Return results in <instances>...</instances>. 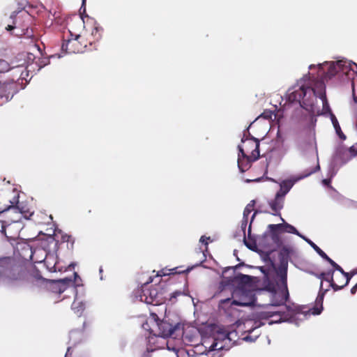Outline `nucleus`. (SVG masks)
I'll return each instance as SVG.
<instances>
[{
    "label": "nucleus",
    "mask_w": 357,
    "mask_h": 357,
    "mask_svg": "<svg viewBox=\"0 0 357 357\" xmlns=\"http://www.w3.org/2000/svg\"><path fill=\"white\" fill-rule=\"evenodd\" d=\"M280 313H281L280 311L268 310V311L261 312V317L263 318L266 319V318L272 317L276 314H280Z\"/></svg>",
    "instance_id": "31"
},
{
    "label": "nucleus",
    "mask_w": 357,
    "mask_h": 357,
    "mask_svg": "<svg viewBox=\"0 0 357 357\" xmlns=\"http://www.w3.org/2000/svg\"><path fill=\"white\" fill-rule=\"evenodd\" d=\"M281 220L284 222V223H282V232L294 234H296V235L301 237L303 239L305 238L303 235H301L294 226L289 225V223L285 222L284 219L282 217H281Z\"/></svg>",
    "instance_id": "24"
},
{
    "label": "nucleus",
    "mask_w": 357,
    "mask_h": 357,
    "mask_svg": "<svg viewBox=\"0 0 357 357\" xmlns=\"http://www.w3.org/2000/svg\"><path fill=\"white\" fill-rule=\"evenodd\" d=\"M340 73V71L337 68V66L336 62H333L330 64L328 70L326 72V77L331 78L335 76L336 74Z\"/></svg>",
    "instance_id": "27"
},
{
    "label": "nucleus",
    "mask_w": 357,
    "mask_h": 357,
    "mask_svg": "<svg viewBox=\"0 0 357 357\" xmlns=\"http://www.w3.org/2000/svg\"><path fill=\"white\" fill-rule=\"evenodd\" d=\"M72 309L78 317H80L85 309V303L79 301L76 296L72 304Z\"/></svg>",
    "instance_id": "23"
},
{
    "label": "nucleus",
    "mask_w": 357,
    "mask_h": 357,
    "mask_svg": "<svg viewBox=\"0 0 357 357\" xmlns=\"http://www.w3.org/2000/svg\"><path fill=\"white\" fill-rule=\"evenodd\" d=\"M72 283V280L68 278L52 282V289L53 292L61 294L64 292L69 284Z\"/></svg>",
    "instance_id": "17"
},
{
    "label": "nucleus",
    "mask_w": 357,
    "mask_h": 357,
    "mask_svg": "<svg viewBox=\"0 0 357 357\" xmlns=\"http://www.w3.org/2000/svg\"><path fill=\"white\" fill-rule=\"evenodd\" d=\"M70 38L65 40L61 45L62 50L67 53L78 54L84 52L86 50H91L92 48H87L88 38L83 35H75L70 33Z\"/></svg>",
    "instance_id": "8"
},
{
    "label": "nucleus",
    "mask_w": 357,
    "mask_h": 357,
    "mask_svg": "<svg viewBox=\"0 0 357 357\" xmlns=\"http://www.w3.org/2000/svg\"><path fill=\"white\" fill-rule=\"evenodd\" d=\"M352 86H353V99H354V101L355 102V103L357 104V96H356L355 93H354V83L352 84Z\"/></svg>",
    "instance_id": "41"
},
{
    "label": "nucleus",
    "mask_w": 357,
    "mask_h": 357,
    "mask_svg": "<svg viewBox=\"0 0 357 357\" xmlns=\"http://www.w3.org/2000/svg\"><path fill=\"white\" fill-rule=\"evenodd\" d=\"M153 279L151 277L150 280L142 286V289L137 296L142 302L153 305H159L166 301L167 291L160 284L155 285H148V283L152 282Z\"/></svg>",
    "instance_id": "2"
},
{
    "label": "nucleus",
    "mask_w": 357,
    "mask_h": 357,
    "mask_svg": "<svg viewBox=\"0 0 357 357\" xmlns=\"http://www.w3.org/2000/svg\"><path fill=\"white\" fill-rule=\"evenodd\" d=\"M312 92L314 96H317L316 91L305 86H300L297 89H294L288 96V100L290 102H298L300 106L307 111L310 114H315L314 105L313 100L310 98H307V93Z\"/></svg>",
    "instance_id": "4"
},
{
    "label": "nucleus",
    "mask_w": 357,
    "mask_h": 357,
    "mask_svg": "<svg viewBox=\"0 0 357 357\" xmlns=\"http://www.w3.org/2000/svg\"><path fill=\"white\" fill-rule=\"evenodd\" d=\"M357 291V283L351 289V294H355Z\"/></svg>",
    "instance_id": "42"
},
{
    "label": "nucleus",
    "mask_w": 357,
    "mask_h": 357,
    "mask_svg": "<svg viewBox=\"0 0 357 357\" xmlns=\"http://www.w3.org/2000/svg\"><path fill=\"white\" fill-rule=\"evenodd\" d=\"M32 50L36 51V52L38 54L37 61H36L35 62L36 64L39 67V68H41L45 66L46 65L49 64L50 59L48 57L44 56L43 51L38 44L32 45Z\"/></svg>",
    "instance_id": "18"
},
{
    "label": "nucleus",
    "mask_w": 357,
    "mask_h": 357,
    "mask_svg": "<svg viewBox=\"0 0 357 357\" xmlns=\"http://www.w3.org/2000/svg\"><path fill=\"white\" fill-rule=\"evenodd\" d=\"M284 199L280 195H275V198L268 201V205L272 210L271 214L275 216H280V211L283 208Z\"/></svg>",
    "instance_id": "16"
},
{
    "label": "nucleus",
    "mask_w": 357,
    "mask_h": 357,
    "mask_svg": "<svg viewBox=\"0 0 357 357\" xmlns=\"http://www.w3.org/2000/svg\"><path fill=\"white\" fill-rule=\"evenodd\" d=\"M336 64L340 73L347 74L350 70H355V69L352 68V64L351 63V61L340 60L336 61Z\"/></svg>",
    "instance_id": "22"
},
{
    "label": "nucleus",
    "mask_w": 357,
    "mask_h": 357,
    "mask_svg": "<svg viewBox=\"0 0 357 357\" xmlns=\"http://www.w3.org/2000/svg\"><path fill=\"white\" fill-rule=\"evenodd\" d=\"M268 250H269L270 251L273 250V249H272L271 247H268Z\"/></svg>",
    "instance_id": "50"
},
{
    "label": "nucleus",
    "mask_w": 357,
    "mask_h": 357,
    "mask_svg": "<svg viewBox=\"0 0 357 357\" xmlns=\"http://www.w3.org/2000/svg\"><path fill=\"white\" fill-rule=\"evenodd\" d=\"M319 169H320V166H319V163H318V164L317 165V166H316L315 167L312 168V169L309 172H307V173L304 176V177L311 175L312 174H313V173H314V172H317L318 170H319Z\"/></svg>",
    "instance_id": "36"
},
{
    "label": "nucleus",
    "mask_w": 357,
    "mask_h": 357,
    "mask_svg": "<svg viewBox=\"0 0 357 357\" xmlns=\"http://www.w3.org/2000/svg\"><path fill=\"white\" fill-rule=\"evenodd\" d=\"M320 86H321V91H320L318 96L319 97L320 99H321V100L323 102V113H319V111L318 112L315 111V114H317V115H320L321 114L329 113L331 115L332 112H331V109L328 105V102L327 101V98H326V93H325V86L323 84H320ZM316 96H317V95Z\"/></svg>",
    "instance_id": "19"
},
{
    "label": "nucleus",
    "mask_w": 357,
    "mask_h": 357,
    "mask_svg": "<svg viewBox=\"0 0 357 357\" xmlns=\"http://www.w3.org/2000/svg\"><path fill=\"white\" fill-rule=\"evenodd\" d=\"M331 121L333 123V125L335 130L337 131V129L340 130V126L339 125L337 119H336L335 116L333 113H331Z\"/></svg>",
    "instance_id": "32"
},
{
    "label": "nucleus",
    "mask_w": 357,
    "mask_h": 357,
    "mask_svg": "<svg viewBox=\"0 0 357 357\" xmlns=\"http://www.w3.org/2000/svg\"><path fill=\"white\" fill-rule=\"evenodd\" d=\"M74 276H75V278H79V276H78L77 273H74Z\"/></svg>",
    "instance_id": "48"
},
{
    "label": "nucleus",
    "mask_w": 357,
    "mask_h": 357,
    "mask_svg": "<svg viewBox=\"0 0 357 357\" xmlns=\"http://www.w3.org/2000/svg\"><path fill=\"white\" fill-rule=\"evenodd\" d=\"M282 224L269 225L268 226V228L269 229V234H264L263 238H266L268 236H270L273 243L276 245H280L281 244L280 234L282 232Z\"/></svg>",
    "instance_id": "15"
},
{
    "label": "nucleus",
    "mask_w": 357,
    "mask_h": 357,
    "mask_svg": "<svg viewBox=\"0 0 357 357\" xmlns=\"http://www.w3.org/2000/svg\"><path fill=\"white\" fill-rule=\"evenodd\" d=\"M211 334L213 342L210 346L211 351L228 350L232 345L231 335L233 334L229 332L224 326L214 325L211 328Z\"/></svg>",
    "instance_id": "5"
},
{
    "label": "nucleus",
    "mask_w": 357,
    "mask_h": 357,
    "mask_svg": "<svg viewBox=\"0 0 357 357\" xmlns=\"http://www.w3.org/2000/svg\"><path fill=\"white\" fill-rule=\"evenodd\" d=\"M230 291L233 299L232 305L243 307L255 305L256 296L252 291L236 287Z\"/></svg>",
    "instance_id": "9"
},
{
    "label": "nucleus",
    "mask_w": 357,
    "mask_h": 357,
    "mask_svg": "<svg viewBox=\"0 0 357 357\" xmlns=\"http://www.w3.org/2000/svg\"><path fill=\"white\" fill-rule=\"evenodd\" d=\"M336 132H337V133L340 137H341V135H340V132H341V133H342V135H343L344 139L345 138V136H344V134L342 132L341 129H340V130L337 129V131H336Z\"/></svg>",
    "instance_id": "45"
},
{
    "label": "nucleus",
    "mask_w": 357,
    "mask_h": 357,
    "mask_svg": "<svg viewBox=\"0 0 357 357\" xmlns=\"http://www.w3.org/2000/svg\"><path fill=\"white\" fill-rule=\"evenodd\" d=\"M229 300H230V298H225V299H222V300H221V303H227V301H229Z\"/></svg>",
    "instance_id": "46"
},
{
    "label": "nucleus",
    "mask_w": 357,
    "mask_h": 357,
    "mask_svg": "<svg viewBox=\"0 0 357 357\" xmlns=\"http://www.w3.org/2000/svg\"><path fill=\"white\" fill-rule=\"evenodd\" d=\"M252 206H251L250 204H248L244 209L243 218H245V222H247L248 216L249 215V214L251 213V211L252 210Z\"/></svg>",
    "instance_id": "33"
},
{
    "label": "nucleus",
    "mask_w": 357,
    "mask_h": 357,
    "mask_svg": "<svg viewBox=\"0 0 357 357\" xmlns=\"http://www.w3.org/2000/svg\"><path fill=\"white\" fill-rule=\"evenodd\" d=\"M61 241L62 242L70 243L71 244V248L72 249L73 248V245H74V243H75V239H74V238L71 235H69V234H62L61 235Z\"/></svg>",
    "instance_id": "30"
},
{
    "label": "nucleus",
    "mask_w": 357,
    "mask_h": 357,
    "mask_svg": "<svg viewBox=\"0 0 357 357\" xmlns=\"http://www.w3.org/2000/svg\"><path fill=\"white\" fill-rule=\"evenodd\" d=\"M10 19L12 20L13 24H8L6 27L7 31H12L15 28H21L24 29L25 26L21 23L22 20L24 21L25 20H29L30 15L27 12H22V11H14L10 16Z\"/></svg>",
    "instance_id": "13"
},
{
    "label": "nucleus",
    "mask_w": 357,
    "mask_h": 357,
    "mask_svg": "<svg viewBox=\"0 0 357 357\" xmlns=\"http://www.w3.org/2000/svg\"><path fill=\"white\" fill-rule=\"evenodd\" d=\"M267 289H268V291L274 293V297H276L278 296L276 292V287L274 284H269L268 286L267 287Z\"/></svg>",
    "instance_id": "35"
},
{
    "label": "nucleus",
    "mask_w": 357,
    "mask_h": 357,
    "mask_svg": "<svg viewBox=\"0 0 357 357\" xmlns=\"http://www.w3.org/2000/svg\"><path fill=\"white\" fill-rule=\"evenodd\" d=\"M30 50L32 52H27L26 54L27 62L29 63H33L35 61H37V59L38 57V54L36 52V51L32 50V45L31 46Z\"/></svg>",
    "instance_id": "29"
},
{
    "label": "nucleus",
    "mask_w": 357,
    "mask_h": 357,
    "mask_svg": "<svg viewBox=\"0 0 357 357\" xmlns=\"http://www.w3.org/2000/svg\"><path fill=\"white\" fill-rule=\"evenodd\" d=\"M151 316L153 319L151 321H153L155 328V330H151V334L162 337H172L177 338L179 336H182L183 328L181 324L177 323L175 325H172L165 320H160L155 313H151Z\"/></svg>",
    "instance_id": "3"
},
{
    "label": "nucleus",
    "mask_w": 357,
    "mask_h": 357,
    "mask_svg": "<svg viewBox=\"0 0 357 357\" xmlns=\"http://www.w3.org/2000/svg\"><path fill=\"white\" fill-rule=\"evenodd\" d=\"M210 239V237H205L204 236H202L201 238H200V242H202V243L205 244L206 245H208V240Z\"/></svg>",
    "instance_id": "39"
},
{
    "label": "nucleus",
    "mask_w": 357,
    "mask_h": 357,
    "mask_svg": "<svg viewBox=\"0 0 357 357\" xmlns=\"http://www.w3.org/2000/svg\"><path fill=\"white\" fill-rule=\"evenodd\" d=\"M323 181H324V183H327V180H326V179H325V180H324Z\"/></svg>",
    "instance_id": "49"
},
{
    "label": "nucleus",
    "mask_w": 357,
    "mask_h": 357,
    "mask_svg": "<svg viewBox=\"0 0 357 357\" xmlns=\"http://www.w3.org/2000/svg\"><path fill=\"white\" fill-rule=\"evenodd\" d=\"M20 68H21V67H20V66H17V70L18 71H20V72H21V73H22V70H21V69H20ZM21 75H22V74L20 75V76H21Z\"/></svg>",
    "instance_id": "47"
},
{
    "label": "nucleus",
    "mask_w": 357,
    "mask_h": 357,
    "mask_svg": "<svg viewBox=\"0 0 357 357\" xmlns=\"http://www.w3.org/2000/svg\"><path fill=\"white\" fill-rule=\"evenodd\" d=\"M331 265L333 269L315 275L317 278L321 280V283L320 291L315 301L316 306L312 309V314L314 315L321 314L323 310L324 297L328 290V289H323L324 280L329 282V287L335 291H337L346 287L349 284L351 277L357 273V271L355 270L352 271L350 273H346L336 262Z\"/></svg>",
    "instance_id": "1"
},
{
    "label": "nucleus",
    "mask_w": 357,
    "mask_h": 357,
    "mask_svg": "<svg viewBox=\"0 0 357 357\" xmlns=\"http://www.w3.org/2000/svg\"><path fill=\"white\" fill-rule=\"evenodd\" d=\"M18 208L15 206H8L5 208H0V231L7 236L6 227L12 222H17L18 220H15L10 218V213H17Z\"/></svg>",
    "instance_id": "12"
},
{
    "label": "nucleus",
    "mask_w": 357,
    "mask_h": 357,
    "mask_svg": "<svg viewBox=\"0 0 357 357\" xmlns=\"http://www.w3.org/2000/svg\"><path fill=\"white\" fill-rule=\"evenodd\" d=\"M181 291H175V292H174V293H172L171 294L170 298H176V296H178L181 295Z\"/></svg>",
    "instance_id": "40"
},
{
    "label": "nucleus",
    "mask_w": 357,
    "mask_h": 357,
    "mask_svg": "<svg viewBox=\"0 0 357 357\" xmlns=\"http://www.w3.org/2000/svg\"><path fill=\"white\" fill-rule=\"evenodd\" d=\"M310 245L316 251V252L324 259L327 261L330 264H335V261L331 259L319 247H318L314 243H313L311 240L307 239L306 238H304Z\"/></svg>",
    "instance_id": "20"
},
{
    "label": "nucleus",
    "mask_w": 357,
    "mask_h": 357,
    "mask_svg": "<svg viewBox=\"0 0 357 357\" xmlns=\"http://www.w3.org/2000/svg\"><path fill=\"white\" fill-rule=\"evenodd\" d=\"M1 260H0V275H1V273H3V266H1Z\"/></svg>",
    "instance_id": "44"
},
{
    "label": "nucleus",
    "mask_w": 357,
    "mask_h": 357,
    "mask_svg": "<svg viewBox=\"0 0 357 357\" xmlns=\"http://www.w3.org/2000/svg\"><path fill=\"white\" fill-rule=\"evenodd\" d=\"M349 152L350 153L351 157H355L357 155V142L356 144L351 146L349 149Z\"/></svg>",
    "instance_id": "34"
},
{
    "label": "nucleus",
    "mask_w": 357,
    "mask_h": 357,
    "mask_svg": "<svg viewBox=\"0 0 357 357\" xmlns=\"http://www.w3.org/2000/svg\"><path fill=\"white\" fill-rule=\"evenodd\" d=\"M252 282V278L248 275L238 273L233 278H227L222 280L220 283L219 289L220 292H223L226 289L229 291L235 289L234 284L240 285L239 287H243L244 285L249 284Z\"/></svg>",
    "instance_id": "10"
},
{
    "label": "nucleus",
    "mask_w": 357,
    "mask_h": 357,
    "mask_svg": "<svg viewBox=\"0 0 357 357\" xmlns=\"http://www.w3.org/2000/svg\"><path fill=\"white\" fill-rule=\"evenodd\" d=\"M101 29L98 27H94L91 31V36L93 39L88 38V42L90 46L93 45L96 41H98L102 38Z\"/></svg>",
    "instance_id": "26"
},
{
    "label": "nucleus",
    "mask_w": 357,
    "mask_h": 357,
    "mask_svg": "<svg viewBox=\"0 0 357 357\" xmlns=\"http://www.w3.org/2000/svg\"><path fill=\"white\" fill-rule=\"evenodd\" d=\"M188 357H189V356H188Z\"/></svg>",
    "instance_id": "51"
},
{
    "label": "nucleus",
    "mask_w": 357,
    "mask_h": 357,
    "mask_svg": "<svg viewBox=\"0 0 357 357\" xmlns=\"http://www.w3.org/2000/svg\"><path fill=\"white\" fill-rule=\"evenodd\" d=\"M351 63L352 64V68H354L355 69V70H352V71L355 73H357V64L355 63L354 62H351Z\"/></svg>",
    "instance_id": "43"
},
{
    "label": "nucleus",
    "mask_w": 357,
    "mask_h": 357,
    "mask_svg": "<svg viewBox=\"0 0 357 357\" xmlns=\"http://www.w3.org/2000/svg\"><path fill=\"white\" fill-rule=\"evenodd\" d=\"M245 245L252 250H255L256 249V244L255 243H250L245 241Z\"/></svg>",
    "instance_id": "37"
},
{
    "label": "nucleus",
    "mask_w": 357,
    "mask_h": 357,
    "mask_svg": "<svg viewBox=\"0 0 357 357\" xmlns=\"http://www.w3.org/2000/svg\"><path fill=\"white\" fill-rule=\"evenodd\" d=\"M239 153L238 158V167L241 172H245L251 167L252 162L257 160H252V157L248 156L244 151V149L241 147V145L238 146Z\"/></svg>",
    "instance_id": "14"
},
{
    "label": "nucleus",
    "mask_w": 357,
    "mask_h": 357,
    "mask_svg": "<svg viewBox=\"0 0 357 357\" xmlns=\"http://www.w3.org/2000/svg\"><path fill=\"white\" fill-rule=\"evenodd\" d=\"M293 185H294V183H292L291 181H289V180L283 181L280 183V190L276 193V195H280V197H283V199H284L286 195L291 190V188H292Z\"/></svg>",
    "instance_id": "21"
},
{
    "label": "nucleus",
    "mask_w": 357,
    "mask_h": 357,
    "mask_svg": "<svg viewBox=\"0 0 357 357\" xmlns=\"http://www.w3.org/2000/svg\"><path fill=\"white\" fill-rule=\"evenodd\" d=\"M142 327L145 330L149 331L150 333L151 332V330H153V328H151L150 327L149 321H146L145 323H144L143 325H142Z\"/></svg>",
    "instance_id": "38"
},
{
    "label": "nucleus",
    "mask_w": 357,
    "mask_h": 357,
    "mask_svg": "<svg viewBox=\"0 0 357 357\" xmlns=\"http://www.w3.org/2000/svg\"><path fill=\"white\" fill-rule=\"evenodd\" d=\"M20 78L16 81L14 79H7L5 81L0 79V106L11 100L13 96L22 89V82H20Z\"/></svg>",
    "instance_id": "6"
},
{
    "label": "nucleus",
    "mask_w": 357,
    "mask_h": 357,
    "mask_svg": "<svg viewBox=\"0 0 357 357\" xmlns=\"http://www.w3.org/2000/svg\"><path fill=\"white\" fill-rule=\"evenodd\" d=\"M276 285L280 290V298L273 299L271 306H280L285 305L289 299V294L287 287V268H280L277 271Z\"/></svg>",
    "instance_id": "7"
},
{
    "label": "nucleus",
    "mask_w": 357,
    "mask_h": 357,
    "mask_svg": "<svg viewBox=\"0 0 357 357\" xmlns=\"http://www.w3.org/2000/svg\"><path fill=\"white\" fill-rule=\"evenodd\" d=\"M243 144L241 147L244 149V151L248 156L252 157V160H258L259 158V141L250 135L248 131V135L245 132L241 139Z\"/></svg>",
    "instance_id": "11"
},
{
    "label": "nucleus",
    "mask_w": 357,
    "mask_h": 357,
    "mask_svg": "<svg viewBox=\"0 0 357 357\" xmlns=\"http://www.w3.org/2000/svg\"><path fill=\"white\" fill-rule=\"evenodd\" d=\"M13 69L15 68H11L8 61L3 59H0V79H1V74H4Z\"/></svg>",
    "instance_id": "28"
},
{
    "label": "nucleus",
    "mask_w": 357,
    "mask_h": 357,
    "mask_svg": "<svg viewBox=\"0 0 357 357\" xmlns=\"http://www.w3.org/2000/svg\"><path fill=\"white\" fill-rule=\"evenodd\" d=\"M177 269L178 267L172 269L163 268L158 272L156 276L161 277L162 275H175L178 273H183L188 271V270L177 271Z\"/></svg>",
    "instance_id": "25"
}]
</instances>
